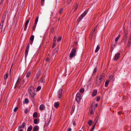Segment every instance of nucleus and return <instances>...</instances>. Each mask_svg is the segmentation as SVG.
Masks as SVG:
<instances>
[{
    "label": "nucleus",
    "mask_w": 131,
    "mask_h": 131,
    "mask_svg": "<svg viewBox=\"0 0 131 131\" xmlns=\"http://www.w3.org/2000/svg\"><path fill=\"white\" fill-rule=\"evenodd\" d=\"M104 78V76L100 74L97 78L96 81V84L99 85L101 83L102 80Z\"/></svg>",
    "instance_id": "1"
},
{
    "label": "nucleus",
    "mask_w": 131,
    "mask_h": 131,
    "mask_svg": "<svg viewBox=\"0 0 131 131\" xmlns=\"http://www.w3.org/2000/svg\"><path fill=\"white\" fill-rule=\"evenodd\" d=\"M29 93L31 96L34 98L36 95L35 90L33 87H30L29 89Z\"/></svg>",
    "instance_id": "2"
},
{
    "label": "nucleus",
    "mask_w": 131,
    "mask_h": 131,
    "mask_svg": "<svg viewBox=\"0 0 131 131\" xmlns=\"http://www.w3.org/2000/svg\"><path fill=\"white\" fill-rule=\"evenodd\" d=\"M76 53V50L74 49H72L71 53L69 54V57L72 58L75 56Z\"/></svg>",
    "instance_id": "3"
},
{
    "label": "nucleus",
    "mask_w": 131,
    "mask_h": 131,
    "mask_svg": "<svg viewBox=\"0 0 131 131\" xmlns=\"http://www.w3.org/2000/svg\"><path fill=\"white\" fill-rule=\"evenodd\" d=\"M87 12V10H85L84 12L81 15V16H80L78 19L79 21H81L82 18L86 15Z\"/></svg>",
    "instance_id": "4"
},
{
    "label": "nucleus",
    "mask_w": 131,
    "mask_h": 131,
    "mask_svg": "<svg viewBox=\"0 0 131 131\" xmlns=\"http://www.w3.org/2000/svg\"><path fill=\"white\" fill-rule=\"evenodd\" d=\"M81 99V97L80 93H78L76 95L75 97V99L76 101L78 102H79Z\"/></svg>",
    "instance_id": "5"
},
{
    "label": "nucleus",
    "mask_w": 131,
    "mask_h": 131,
    "mask_svg": "<svg viewBox=\"0 0 131 131\" xmlns=\"http://www.w3.org/2000/svg\"><path fill=\"white\" fill-rule=\"evenodd\" d=\"M29 44H28L27 45L26 47V50H25V57H26L27 56V55L28 54V51L29 50Z\"/></svg>",
    "instance_id": "6"
},
{
    "label": "nucleus",
    "mask_w": 131,
    "mask_h": 131,
    "mask_svg": "<svg viewBox=\"0 0 131 131\" xmlns=\"http://www.w3.org/2000/svg\"><path fill=\"white\" fill-rule=\"evenodd\" d=\"M30 20V18H28L26 21L25 24V26L24 27V30L26 31V30L27 25L28 23L29 20Z\"/></svg>",
    "instance_id": "7"
},
{
    "label": "nucleus",
    "mask_w": 131,
    "mask_h": 131,
    "mask_svg": "<svg viewBox=\"0 0 131 131\" xmlns=\"http://www.w3.org/2000/svg\"><path fill=\"white\" fill-rule=\"evenodd\" d=\"M120 54L119 52L117 53L115 55L114 58V60H117L119 58V57L120 56Z\"/></svg>",
    "instance_id": "8"
},
{
    "label": "nucleus",
    "mask_w": 131,
    "mask_h": 131,
    "mask_svg": "<svg viewBox=\"0 0 131 131\" xmlns=\"http://www.w3.org/2000/svg\"><path fill=\"white\" fill-rule=\"evenodd\" d=\"M62 89H60L58 93V97L59 98H60L62 96Z\"/></svg>",
    "instance_id": "9"
},
{
    "label": "nucleus",
    "mask_w": 131,
    "mask_h": 131,
    "mask_svg": "<svg viewBox=\"0 0 131 131\" xmlns=\"http://www.w3.org/2000/svg\"><path fill=\"white\" fill-rule=\"evenodd\" d=\"M72 0H66L64 4L66 7L68 6L69 4L71 2Z\"/></svg>",
    "instance_id": "10"
},
{
    "label": "nucleus",
    "mask_w": 131,
    "mask_h": 131,
    "mask_svg": "<svg viewBox=\"0 0 131 131\" xmlns=\"http://www.w3.org/2000/svg\"><path fill=\"white\" fill-rule=\"evenodd\" d=\"M57 39V37L56 36H55L53 40V45L52 46V47L53 48L54 47V46L56 45V42Z\"/></svg>",
    "instance_id": "11"
},
{
    "label": "nucleus",
    "mask_w": 131,
    "mask_h": 131,
    "mask_svg": "<svg viewBox=\"0 0 131 131\" xmlns=\"http://www.w3.org/2000/svg\"><path fill=\"white\" fill-rule=\"evenodd\" d=\"M39 130V127L37 125H35L33 128L32 131H38Z\"/></svg>",
    "instance_id": "12"
},
{
    "label": "nucleus",
    "mask_w": 131,
    "mask_h": 131,
    "mask_svg": "<svg viewBox=\"0 0 131 131\" xmlns=\"http://www.w3.org/2000/svg\"><path fill=\"white\" fill-rule=\"evenodd\" d=\"M59 105V103L58 102H57L54 103L53 106L55 108H57L58 107Z\"/></svg>",
    "instance_id": "13"
},
{
    "label": "nucleus",
    "mask_w": 131,
    "mask_h": 131,
    "mask_svg": "<svg viewBox=\"0 0 131 131\" xmlns=\"http://www.w3.org/2000/svg\"><path fill=\"white\" fill-rule=\"evenodd\" d=\"M97 92V91L96 90H94L92 94V96H95Z\"/></svg>",
    "instance_id": "14"
},
{
    "label": "nucleus",
    "mask_w": 131,
    "mask_h": 131,
    "mask_svg": "<svg viewBox=\"0 0 131 131\" xmlns=\"http://www.w3.org/2000/svg\"><path fill=\"white\" fill-rule=\"evenodd\" d=\"M45 82V81L43 80V78H41L40 79V80L39 82V84L40 83H41L42 84H43Z\"/></svg>",
    "instance_id": "15"
},
{
    "label": "nucleus",
    "mask_w": 131,
    "mask_h": 131,
    "mask_svg": "<svg viewBox=\"0 0 131 131\" xmlns=\"http://www.w3.org/2000/svg\"><path fill=\"white\" fill-rule=\"evenodd\" d=\"M45 106L43 105H41L39 107V109L41 111H42L43 110L44 107H45Z\"/></svg>",
    "instance_id": "16"
},
{
    "label": "nucleus",
    "mask_w": 131,
    "mask_h": 131,
    "mask_svg": "<svg viewBox=\"0 0 131 131\" xmlns=\"http://www.w3.org/2000/svg\"><path fill=\"white\" fill-rule=\"evenodd\" d=\"M31 73V72L30 71L27 72L26 73V77L27 78L29 77Z\"/></svg>",
    "instance_id": "17"
},
{
    "label": "nucleus",
    "mask_w": 131,
    "mask_h": 131,
    "mask_svg": "<svg viewBox=\"0 0 131 131\" xmlns=\"http://www.w3.org/2000/svg\"><path fill=\"white\" fill-rule=\"evenodd\" d=\"M120 35H118L117 37L115 38V42H116L118 41V40L119 39L120 37Z\"/></svg>",
    "instance_id": "18"
},
{
    "label": "nucleus",
    "mask_w": 131,
    "mask_h": 131,
    "mask_svg": "<svg viewBox=\"0 0 131 131\" xmlns=\"http://www.w3.org/2000/svg\"><path fill=\"white\" fill-rule=\"evenodd\" d=\"M89 125L90 126H91L92 125V122L91 120H89V121L88 122Z\"/></svg>",
    "instance_id": "19"
},
{
    "label": "nucleus",
    "mask_w": 131,
    "mask_h": 131,
    "mask_svg": "<svg viewBox=\"0 0 131 131\" xmlns=\"http://www.w3.org/2000/svg\"><path fill=\"white\" fill-rule=\"evenodd\" d=\"M25 124L24 123H23L19 127V128H24L25 127Z\"/></svg>",
    "instance_id": "20"
},
{
    "label": "nucleus",
    "mask_w": 131,
    "mask_h": 131,
    "mask_svg": "<svg viewBox=\"0 0 131 131\" xmlns=\"http://www.w3.org/2000/svg\"><path fill=\"white\" fill-rule=\"evenodd\" d=\"M97 121H97H96V122L95 123V124L92 126V128L91 129V131H93V130H94V128H95V125H96V124Z\"/></svg>",
    "instance_id": "21"
},
{
    "label": "nucleus",
    "mask_w": 131,
    "mask_h": 131,
    "mask_svg": "<svg viewBox=\"0 0 131 131\" xmlns=\"http://www.w3.org/2000/svg\"><path fill=\"white\" fill-rule=\"evenodd\" d=\"M62 39V37L61 36L59 37L57 40V41L59 42Z\"/></svg>",
    "instance_id": "22"
},
{
    "label": "nucleus",
    "mask_w": 131,
    "mask_h": 131,
    "mask_svg": "<svg viewBox=\"0 0 131 131\" xmlns=\"http://www.w3.org/2000/svg\"><path fill=\"white\" fill-rule=\"evenodd\" d=\"M33 117L34 118H36L37 117V113L36 112H35L34 113L33 115Z\"/></svg>",
    "instance_id": "23"
},
{
    "label": "nucleus",
    "mask_w": 131,
    "mask_h": 131,
    "mask_svg": "<svg viewBox=\"0 0 131 131\" xmlns=\"http://www.w3.org/2000/svg\"><path fill=\"white\" fill-rule=\"evenodd\" d=\"M78 4H76L75 6H74L75 8L74 9V11L75 12L76 11L78 8Z\"/></svg>",
    "instance_id": "24"
},
{
    "label": "nucleus",
    "mask_w": 131,
    "mask_h": 131,
    "mask_svg": "<svg viewBox=\"0 0 131 131\" xmlns=\"http://www.w3.org/2000/svg\"><path fill=\"white\" fill-rule=\"evenodd\" d=\"M100 47H99V46H97V47H96V50H95V52H97V51H98L99 50V49H100Z\"/></svg>",
    "instance_id": "25"
},
{
    "label": "nucleus",
    "mask_w": 131,
    "mask_h": 131,
    "mask_svg": "<svg viewBox=\"0 0 131 131\" xmlns=\"http://www.w3.org/2000/svg\"><path fill=\"white\" fill-rule=\"evenodd\" d=\"M32 127L31 126H29L28 128L27 131H31L32 129Z\"/></svg>",
    "instance_id": "26"
},
{
    "label": "nucleus",
    "mask_w": 131,
    "mask_h": 131,
    "mask_svg": "<svg viewBox=\"0 0 131 131\" xmlns=\"http://www.w3.org/2000/svg\"><path fill=\"white\" fill-rule=\"evenodd\" d=\"M34 38V36L33 35H32L30 38V40L32 41H33Z\"/></svg>",
    "instance_id": "27"
},
{
    "label": "nucleus",
    "mask_w": 131,
    "mask_h": 131,
    "mask_svg": "<svg viewBox=\"0 0 131 131\" xmlns=\"http://www.w3.org/2000/svg\"><path fill=\"white\" fill-rule=\"evenodd\" d=\"M38 19H39V17H37L36 20H35V25H36L37 24V23L38 22Z\"/></svg>",
    "instance_id": "28"
},
{
    "label": "nucleus",
    "mask_w": 131,
    "mask_h": 131,
    "mask_svg": "<svg viewBox=\"0 0 131 131\" xmlns=\"http://www.w3.org/2000/svg\"><path fill=\"white\" fill-rule=\"evenodd\" d=\"M109 83V81H108V80L106 81L105 82V86L107 87V86L108 85V84Z\"/></svg>",
    "instance_id": "29"
},
{
    "label": "nucleus",
    "mask_w": 131,
    "mask_h": 131,
    "mask_svg": "<svg viewBox=\"0 0 131 131\" xmlns=\"http://www.w3.org/2000/svg\"><path fill=\"white\" fill-rule=\"evenodd\" d=\"M8 77V74L7 73H5L4 75V79L5 80Z\"/></svg>",
    "instance_id": "30"
},
{
    "label": "nucleus",
    "mask_w": 131,
    "mask_h": 131,
    "mask_svg": "<svg viewBox=\"0 0 131 131\" xmlns=\"http://www.w3.org/2000/svg\"><path fill=\"white\" fill-rule=\"evenodd\" d=\"M7 13H8V12H7V11H5L4 13V14H3V16H4L5 17H6V16Z\"/></svg>",
    "instance_id": "31"
},
{
    "label": "nucleus",
    "mask_w": 131,
    "mask_h": 131,
    "mask_svg": "<svg viewBox=\"0 0 131 131\" xmlns=\"http://www.w3.org/2000/svg\"><path fill=\"white\" fill-rule=\"evenodd\" d=\"M4 0H1L0 2V5H2V6L3 4Z\"/></svg>",
    "instance_id": "32"
},
{
    "label": "nucleus",
    "mask_w": 131,
    "mask_h": 131,
    "mask_svg": "<svg viewBox=\"0 0 131 131\" xmlns=\"http://www.w3.org/2000/svg\"><path fill=\"white\" fill-rule=\"evenodd\" d=\"M34 123L35 124H37L38 123H37V119H35L34 120Z\"/></svg>",
    "instance_id": "33"
},
{
    "label": "nucleus",
    "mask_w": 131,
    "mask_h": 131,
    "mask_svg": "<svg viewBox=\"0 0 131 131\" xmlns=\"http://www.w3.org/2000/svg\"><path fill=\"white\" fill-rule=\"evenodd\" d=\"M25 102L26 103H28L29 101L28 99L27 98H25Z\"/></svg>",
    "instance_id": "34"
},
{
    "label": "nucleus",
    "mask_w": 131,
    "mask_h": 131,
    "mask_svg": "<svg viewBox=\"0 0 131 131\" xmlns=\"http://www.w3.org/2000/svg\"><path fill=\"white\" fill-rule=\"evenodd\" d=\"M41 89V87L40 86H38L36 90L37 91H38L40 90Z\"/></svg>",
    "instance_id": "35"
},
{
    "label": "nucleus",
    "mask_w": 131,
    "mask_h": 131,
    "mask_svg": "<svg viewBox=\"0 0 131 131\" xmlns=\"http://www.w3.org/2000/svg\"><path fill=\"white\" fill-rule=\"evenodd\" d=\"M63 9L62 8H61L59 10V13L60 14H61L62 13V11H63Z\"/></svg>",
    "instance_id": "36"
},
{
    "label": "nucleus",
    "mask_w": 131,
    "mask_h": 131,
    "mask_svg": "<svg viewBox=\"0 0 131 131\" xmlns=\"http://www.w3.org/2000/svg\"><path fill=\"white\" fill-rule=\"evenodd\" d=\"M84 89L82 88L80 89V91L81 93H83L84 91Z\"/></svg>",
    "instance_id": "37"
},
{
    "label": "nucleus",
    "mask_w": 131,
    "mask_h": 131,
    "mask_svg": "<svg viewBox=\"0 0 131 131\" xmlns=\"http://www.w3.org/2000/svg\"><path fill=\"white\" fill-rule=\"evenodd\" d=\"M6 17H5L4 16H3L2 17V18L1 19V20L2 21H4V20L6 18Z\"/></svg>",
    "instance_id": "38"
},
{
    "label": "nucleus",
    "mask_w": 131,
    "mask_h": 131,
    "mask_svg": "<svg viewBox=\"0 0 131 131\" xmlns=\"http://www.w3.org/2000/svg\"><path fill=\"white\" fill-rule=\"evenodd\" d=\"M128 45H130L131 44V38H130L128 41Z\"/></svg>",
    "instance_id": "39"
},
{
    "label": "nucleus",
    "mask_w": 131,
    "mask_h": 131,
    "mask_svg": "<svg viewBox=\"0 0 131 131\" xmlns=\"http://www.w3.org/2000/svg\"><path fill=\"white\" fill-rule=\"evenodd\" d=\"M97 27V26L96 25L95 27L93 28V29L92 31V32H93H93H94V31H95V30H96V28Z\"/></svg>",
    "instance_id": "40"
},
{
    "label": "nucleus",
    "mask_w": 131,
    "mask_h": 131,
    "mask_svg": "<svg viewBox=\"0 0 131 131\" xmlns=\"http://www.w3.org/2000/svg\"><path fill=\"white\" fill-rule=\"evenodd\" d=\"M45 1V0H41V2L42 5H43Z\"/></svg>",
    "instance_id": "41"
},
{
    "label": "nucleus",
    "mask_w": 131,
    "mask_h": 131,
    "mask_svg": "<svg viewBox=\"0 0 131 131\" xmlns=\"http://www.w3.org/2000/svg\"><path fill=\"white\" fill-rule=\"evenodd\" d=\"M4 21H1L0 25L3 26Z\"/></svg>",
    "instance_id": "42"
},
{
    "label": "nucleus",
    "mask_w": 131,
    "mask_h": 131,
    "mask_svg": "<svg viewBox=\"0 0 131 131\" xmlns=\"http://www.w3.org/2000/svg\"><path fill=\"white\" fill-rule=\"evenodd\" d=\"M36 25H35H35L33 27V28H32V30H35L36 27Z\"/></svg>",
    "instance_id": "43"
},
{
    "label": "nucleus",
    "mask_w": 131,
    "mask_h": 131,
    "mask_svg": "<svg viewBox=\"0 0 131 131\" xmlns=\"http://www.w3.org/2000/svg\"><path fill=\"white\" fill-rule=\"evenodd\" d=\"M100 97L99 96H97L96 98V100L97 101H98L100 100Z\"/></svg>",
    "instance_id": "44"
},
{
    "label": "nucleus",
    "mask_w": 131,
    "mask_h": 131,
    "mask_svg": "<svg viewBox=\"0 0 131 131\" xmlns=\"http://www.w3.org/2000/svg\"><path fill=\"white\" fill-rule=\"evenodd\" d=\"M50 60V58L47 57L46 58V61H47V62H48Z\"/></svg>",
    "instance_id": "45"
},
{
    "label": "nucleus",
    "mask_w": 131,
    "mask_h": 131,
    "mask_svg": "<svg viewBox=\"0 0 131 131\" xmlns=\"http://www.w3.org/2000/svg\"><path fill=\"white\" fill-rule=\"evenodd\" d=\"M18 107H16L14 109V111L15 112H16L17 110L18 109Z\"/></svg>",
    "instance_id": "46"
},
{
    "label": "nucleus",
    "mask_w": 131,
    "mask_h": 131,
    "mask_svg": "<svg viewBox=\"0 0 131 131\" xmlns=\"http://www.w3.org/2000/svg\"><path fill=\"white\" fill-rule=\"evenodd\" d=\"M75 106L74 105H73L72 106V108H71V110L72 111H74V108Z\"/></svg>",
    "instance_id": "47"
},
{
    "label": "nucleus",
    "mask_w": 131,
    "mask_h": 131,
    "mask_svg": "<svg viewBox=\"0 0 131 131\" xmlns=\"http://www.w3.org/2000/svg\"><path fill=\"white\" fill-rule=\"evenodd\" d=\"M72 123L75 126L76 125V123H75V122L74 121H72Z\"/></svg>",
    "instance_id": "48"
},
{
    "label": "nucleus",
    "mask_w": 131,
    "mask_h": 131,
    "mask_svg": "<svg viewBox=\"0 0 131 131\" xmlns=\"http://www.w3.org/2000/svg\"><path fill=\"white\" fill-rule=\"evenodd\" d=\"M90 113L91 114H92L93 113V110H91L90 111Z\"/></svg>",
    "instance_id": "49"
},
{
    "label": "nucleus",
    "mask_w": 131,
    "mask_h": 131,
    "mask_svg": "<svg viewBox=\"0 0 131 131\" xmlns=\"http://www.w3.org/2000/svg\"><path fill=\"white\" fill-rule=\"evenodd\" d=\"M97 69L96 68H95L94 70V72H96L97 71Z\"/></svg>",
    "instance_id": "50"
},
{
    "label": "nucleus",
    "mask_w": 131,
    "mask_h": 131,
    "mask_svg": "<svg viewBox=\"0 0 131 131\" xmlns=\"http://www.w3.org/2000/svg\"><path fill=\"white\" fill-rule=\"evenodd\" d=\"M38 76H36V78L35 79V80L37 81L38 79Z\"/></svg>",
    "instance_id": "51"
},
{
    "label": "nucleus",
    "mask_w": 131,
    "mask_h": 131,
    "mask_svg": "<svg viewBox=\"0 0 131 131\" xmlns=\"http://www.w3.org/2000/svg\"><path fill=\"white\" fill-rule=\"evenodd\" d=\"M19 81V78L18 79L16 83V84H17L18 83V82Z\"/></svg>",
    "instance_id": "52"
},
{
    "label": "nucleus",
    "mask_w": 131,
    "mask_h": 131,
    "mask_svg": "<svg viewBox=\"0 0 131 131\" xmlns=\"http://www.w3.org/2000/svg\"><path fill=\"white\" fill-rule=\"evenodd\" d=\"M71 131V128H69L68 129L67 131Z\"/></svg>",
    "instance_id": "53"
},
{
    "label": "nucleus",
    "mask_w": 131,
    "mask_h": 131,
    "mask_svg": "<svg viewBox=\"0 0 131 131\" xmlns=\"http://www.w3.org/2000/svg\"><path fill=\"white\" fill-rule=\"evenodd\" d=\"M2 28H0V32H2Z\"/></svg>",
    "instance_id": "54"
},
{
    "label": "nucleus",
    "mask_w": 131,
    "mask_h": 131,
    "mask_svg": "<svg viewBox=\"0 0 131 131\" xmlns=\"http://www.w3.org/2000/svg\"><path fill=\"white\" fill-rule=\"evenodd\" d=\"M97 105H98V104H96L95 105V106L96 107H97Z\"/></svg>",
    "instance_id": "55"
},
{
    "label": "nucleus",
    "mask_w": 131,
    "mask_h": 131,
    "mask_svg": "<svg viewBox=\"0 0 131 131\" xmlns=\"http://www.w3.org/2000/svg\"><path fill=\"white\" fill-rule=\"evenodd\" d=\"M3 26L0 25V28H2Z\"/></svg>",
    "instance_id": "56"
},
{
    "label": "nucleus",
    "mask_w": 131,
    "mask_h": 131,
    "mask_svg": "<svg viewBox=\"0 0 131 131\" xmlns=\"http://www.w3.org/2000/svg\"><path fill=\"white\" fill-rule=\"evenodd\" d=\"M19 131H23V130L22 129H20Z\"/></svg>",
    "instance_id": "57"
},
{
    "label": "nucleus",
    "mask_w": 131,
    "mask_h": 131,
    "mask_svg": "<svg viewBox=\"0 0 131 131\" xmlns=\"http://www.w3.org/2000/svg\"><path fill=\"white\" fill-rule=\"evenodd\" d=\"M114 47L112 48V49L114 48L115 47V45H114Z\"/></svg>",
    "instance_id": "58"
},
{
    "label": "nucleus",
    "mask_w": 131,
    "mask_h": 131,
    "mask_svg": "<svg viewBox=\"0 0 131 131\" xmlns=\"http://www.w3.org/2000/svg\"><path fill=\"white\" fill-rule=\"evenodd\" d=\"M12 66H13V64H12V66H11V68H12ZM11 68L10 70H11Z\"/></svg>",
    "instance_id": "59"
},
{
    "label": "nucleus",
    "mask_w": 131,
    "mask_h": 131,
    "mask_svg": "<svg viewBox=\"0 0 131 131\" xmlns=\"http://www.w3.org/2000/svg\"><path fill=\"white\" fill-rule=\"evenodd\" d=\"M25 112L26 113H27V112H26V111H25Z\"/></svg>",
    "instance_id": "60"
},
{
    "label": "nucleus",
    "mask_w": 131,
    "mask_h": 131,
    "mask_svg": "<svg viewBox=\"0 0 131 131\" xmlns=\"http://www.w3.org/2000/svg\"><path fill=\"white\" fill-rule=\"evenodd\" d=\"M25 112L26 113H27V112H26V111H25Z\"/></svg>",
    "instance_id": "61"
},
{
    "label": "nucleus",
    "mask_w": 131,
    "mask_h": 131,
    "mask_svg": "<svg viewBox=\"0 0 131 131\" xmlns=\"http://www.w3.org/2000/svg\"><path fill=\"white\" fill-rule=\"evenodd\" d=\"M79 131H81V130H79Z\"/></svg>",
    "instance_id": "62"
},
{
    "label": "nucleus",
    "mask_w": 131,
    "mask_h": 131,
    "mask_svg": "<svg viewBox=\"0 0 131 131\" xmlns=\"http://www.w3.org/2000/svg\"><path fill=\"white\" fill-rule=\"evenodd\" d=\"M90 131H91L90 130Z\"/></svg>",
    "instance_id": "63"
}]
</instances>
